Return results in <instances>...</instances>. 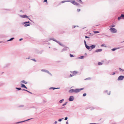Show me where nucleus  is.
Segmentation results:
<instances>
[{
  "mask_svg": "<svg viewBox=\"0 0 124 124\" xmlns=\"http://www.w3.org/2000/svg\"><path fill=\"white\" fill-rule=\"evenodd\" d=\"M16 89H17L19 91L22 89L20 87H16Z\"/></svg>",
  "mask_w": 124,
  "mask_h": 124,
  "instance_id": "cd10ccee",
  "label": "nucleus"
},
{
  "mask_svg": "<svg viewBox=\"0 0 124 124\" xmlns=\"http://www.w3.org/2000/svg\"><path fill=\"white\" fill-rule=\"evenodd\" d=\"M70 97L69 98V99H68V100H69L70 101Z\"/></svg>",
  "mask_w": 124,
  "mask_h": 124,
  "instance_id": "69168bd1",
  "label": "nucleus"
},
{
  "mask_svg": "<svg viewBox=\"0 0 124 124\" xmlns=\"http://www.w3.org/2000/svg\"><path fill=\"white\" fill-rule=\"evenodd\" d=\"M21 87L22 88H26V89H27V87L25 86V85L24 84H21Z\"/></svg>",
  "mask_w": 124,
  "mask_h": 124,
  "instance_id": "f8f14e48",
  "label": "nucleus"
},
{
  "mask_svg": "<svg viewBox=\"0 0 124 124\" xmlns=\"http://www.w3.org/2000/svg\"><path fill=\"white\" fill-rule=\"evenodd\" d=\"M102 50V49H98L96 50L95 51V52L96 53H98L99 52H101Z\"/></svg>",
  "mask_w": 124,
  "mask_h": 124,
  "instance_id": "ddd939ff",
  "label": "nucleus"
},
{
  "mask_svg": "<svg viewBox=\"0 0 124 124\" xmlns=\"http://www.w3.org/2000/svg\"><path fill=\"white\" fill-rule=\"evenodd\" d=\"M77 1L78 2H80V3L81 4H83V3L82 2L81 0H77Z\"/></svg>",
  "mask_w": 124,
  "mask_h": 124,
  "instance_id": "c85d7f7f",
  "label": "nucleus"
},
{
  "mask_svg": "<svg viewBox=\"0 0 124 124\" xmlns=\"http://www.w3.org/2000/svg\"><path fill=\"white\" fill-rule=\"evenodd\" d=\"M85 39H87V38H90V37H87L86 36H85Z\"/></svg>",
  "mask_w": 124,
  "mask_h": 124,
  "instance_id": "de8ad7c7",
  "label": "nucleus"
},
{
  "mask_svg": "<svg viewBox=\"0 0 124 124\" xmlns=\"http://www.w3.org/2000/svg\"><path fill=\"white\" fill-rule=\"evenodd\" d=\"M112 124H116V123H112Z\"/></svg>",
  "mask_w": 124,
  "mask_h": 124,
  "instance_id": "0e129e2a",
  "label": "nucleus"
},
{
  "mask_svg": "<svg viewBox=\"0 0 124 124\" xmlns=\"http://www.w3.org/2000/svg\"><path fill=\"white\" fill-rule=\"evenodd\" d=\"M84 89L83 88L80 89H76L74 90V89H70V93H72L75 92V93H77L80 92L81 90H82Z\"/></svg>",
  "mask_w": 124,
  "mask_h": 124,
  "instance_id": "f03ea898",
  "label": "nucleus"
},
{
  "mask_svg": "<svg viewBox=\"0 0 124 124\" xmlns=\"http://www.w3.org/2000/svg\"><path fill=\"white\" fill-rule=\"evenodd\" d=\"M70 2V0H67L62 1L61 2L62 3H63L66 2Z\"/></svg>",
  "mask_w": 124,
  "mask_h": 124,
  "instance_id": "5701e85b",
  "label": "nucleus"
},
{
  "mask_svg": "<svg viewBox=\"0 0 124 124\" xmlns=\"http://www.w3.org/2000/svg\"><path fill=\"white\" fill-rule=\"evenodd\" d=\"M84 42L85 43V47L88 50H89L91 48V47L90 46H88L87 44H86V42L85 40L84 41Z\"/></svg>",
  "mask_w": 124,
  "mask_h": 124,
  "instance_id": "423d86ee",
  "label": "nucleus"
},
{
  "mask_svg": "<svg viewBox=\"0 0 124 124\" xmlns=\"http://www.w3.org/2000/svg\"><path fill=\"white\" fill-rule=\"evenodd\" d=\"M74 98L73 96H70V101H73Z\"/></svg>",
  "mask_w": 124,
  "mask_h": 124,
  "instance_id": "6ab92c4d",
  "label": "nucleus"
},
{
  "mask_svg": "<svg viewBox=\"0 0 124 124\" xmlns=\"http://www.w3.org/2000/svg\"><path fill=\"white\" fill-rule=\"evenodd\" d=\"M120 48V47H118V48H114L112 49H111V50L113 51H115L117 49H119Z\"/></svg>",
  "mask_w": 124,
  "mask_h": 124,
  "instance_id": "aec40b11",
  "label": "nucleus"
},
{
  "mask_svg": "<svg viewBox=\"0 0 124 124\" xmlns=\"http://www.w3.org/2000/svg\"><path fill=\"white\" fill-rule=\"evenodd\" d=\"M77 10L78 12L80 11V9H78Z\"/></svg>",
  "mask_w": 124,
  "mask_h": 124,
  "instance_id": "c03bdc74",
  "label": "nucleus"
},
{
  "mask_svg": "<svg viewBox=\"0 0 124 124\" xmlns=\"http://www.w3.org/2000/svg\"><path fill=\"white\" fill-rule=\"evenodd\" d=\"M47 0H44V1L43 2H46L47 3Z\"/></svg>",
  "mask_w": 124,
  "mask_h": 124,
  "instance_id": "49530a36",
  "label": "nucleus"
},
{
  "mask_svg": "<svg viewBox=\"0 0 124 124\" xmlns=\"http://www.w3.org/2000/svg\"><path fill=\"white\" fill-rule=\"evenodd\" d=\"M21 82L25 84H26L27 83V82L24 80H23L22 81H21Z\"/></svg>",
  "mask_w": 124,
  "mask_h": 124,
  "instance_id": "412c9836",
  "label": "nucleus"
},
{
  "mask_svg": "<svg viewBox=\"0 0 124 124\" xmlns=\"http://www.w3.org/2000/svg\"><path fill=\"white\" fill-rule=\"evenodd\" d=\"M4 83H2L0 84V86H1L4 85Z\"/></svg>",
  "mask_w": 124,
  "mask_h": 124,
  "instance_id": "603ef678",
  "label": "nucleus"
},
{
  "mask_svg": "<svg viewBox=\"0 0 124 124\" xmlns=\"http://www.w3.org/2000/svg\"><path fill=\"white\" fill-rule=\"evenodd\" d=\"M26 23L31 24V23L29 21H26V22H24L23 23H22V24L23 25H24V24H26Z\"/></svg>",
  "mask_w": 124,
  "mask_h": 124,
  "instance_id": "f3484780",
  "label": "nucleus"
},
{
  "mask_svg": "<svg viewBox=\"0 0 124 124\" xmlns=\"http://www.w3.org/2000/svg\"><path fill=\"white\" fill-rule=\"evenodd\" d=\"M10 65V64L9 63H7L6 64L5 66V67H7L9 66Z\"/></svg>",
  "mask_w": 124,
  "mask_h": 124,
  "instance_id": "2f4dec72",
  "label": "nucleus"
},
{
  "mask_svg": "<svg viewBox=\"0 0 124 124\" xmlns=\"http://www.w3.org/2000/svg\"><path fill=\"white\" fill-rule=\"evenodd\" d=\"M115 72H113V74H112V75H115Z\"/></svg>",
  "mask_w": 124,
  "mask_h": 124,
  "instance_id": "13d9d810",
  "label": "nucleus"
},
{
  "mask_svg": "<svg viewBox=\"0 0 124 124\" xmlns=\"http://www.w3.org/2000/svg\"><path fill=\"white\" fill-rule=\"evenodd\" d=\"M89 124H97L96 123H91Z\"/></svg>",
  "mask_w": 124,
  "mask_h": 124,
  "instance_id": "6e6d98bb",
  "label": "nucleus"
},
{
  "mask_svg": "<svg viewBox=\"0 0 124 124\" xmlns=\"http://www.w3.org/2000/svg\"><path fill=\"white\" fill-rule=\"evenodd\" d=\"M26 59H30V57H29L28 58H27Z\"/></svg>",
  "mask_w": 124,
  "mask_h": 124,
  "instance_id": "e2e57ef3",
  "label": "nucleus"
},
{
  "mask_svg": "<svg viewBox=\"0 0 124 124\" xmlns=\"http://www.w3.org/2000/svg\"><path fill=\"white\" fill-rule=\"evenodd\" d=\"M32 60L35 62H36V61L35 60V59H32Z\"/></svg>",
  "mask_w": 124,
  "mask_h": 124,
  "instance_id": "8fccbe9b",
  "label": "nucleus"
},
{
  "mask_svg": "<svg viewBox=\"0 0 124 124\" xmlns=\"http://www.w3.org/2000/svg\"><path fill=\"white\" fill-rule=\"evenodd\" d=\"M115 26V25H112L111 26H110V27L111 28V27H114Z\"/></svg>",
  "mask_w": 124,
  "mask_h": 124,
  "instance_id": "4c0bfd02",
  "label": "nucleus"
},
{
  "mask_svg": "<svg viewBox=\"0 0 124 124\" xmlns=\"http://www.w3.org/2000/svg\"><path fill=\"white\" fill-rule=\"evenodd\" d=\"M103 64V63L101 62H99L98 63V64L99 65H101Z\"/></svg>",
  "mask_w": 124,
  "mask_h": 124,
  "instance_id": "c756f323",
  "label": "nucleus"
},
{
  "mask_svg": "<svg viewBox=\"0 0 124 124\" xmlns=\"http://www.w3.org/2000/svg\"><path fill=\"white\" fill-rule=\"evenodd\" d=\"M48 73V74H49L51 76H52V75L51 74V73H50L49 71V72H48V73Z\"/></svg>",
  "mask_w": 124,
  "mask_h": 124,
  "instance_id": "09e8293b",
  "label": "nucleus"
},
{
  "mask_svg": "<svg viewBox=\"0 0 124 124\" xmlns=\"http://www.w3.org/2000/svg\"><path fill=\"white\" fill-rule=\"evenodd\" d=\"M53 40V41L56 42H57V43H58L61 46H64V45L63 44H62L59 41H57V40H56V39H54V38H50L49 39H46L44 41L45 42H47L49 41V40Z\"/></svg>",
  "mask_w": 124,
  "mask_h": 124,
  "instance_id": "f257e3e1",
  "label": "nucleus"
},
{
  "mask_svg": "<svg viewBox=\"0 0 124 124\" xmlns=\"http://www.w3.org/2000/svg\"><path fill=\"white\" fill-rule=\"evenodd\" d=\"M22 91H27V92L29 93H31V94H32V93H31V92L28 91V90H25V89H22Z\"/></svg>",
  "mask_w": 124,
  "mask_h": 124,
  "instance_id": "b1692460",
  "label": "nucleus"
},
{
  "mask_svg": "<svg viewBox=\"0 0 124 124\" xmlns=\"http://www.w3.org/2000/svg\"><path fill=\"white\" fill-rule=\"evenodd\" d=\"M60 88H55L54 87H51L49 89H53V90H54L55 89H59Z\"/></svg>",
  "mask_w": 124,
  "mask_h": 124,
  "instance_id": "2eb2a0df",
  "label": "nucleus"
},
{
  "mask_svg": "<svg viewBox=\"0 0 124 124\" xmlns=\"http://www.w3.org/2000/svg\"><path fill=\"white\" fill-rule=\"evenodd\" d=\"M93 32L94 33H99L100 32L99 31H93Z\"/></svg>",
  "mask_w": 124,
  "mask_h": 124,
  "instance_id": "72a5a7b5",
  "label": "nucleus"
},
{
  "mask_svg": "<svg viewBox=\"0 0 124 124\" xmlns=\"http://www.w3.org/2000/svg\"><path fill=\"white\" fill-rule=\"evenodd\" d=\"M74 57L73 55V54H70V57Z\"/></svg>",
  "mask_w": 124,
  "mask_h": 124,
  "instance_id": "37998d69",
  "label": "nucleus"
},
{
  "mask_svg": "<svg viewBox=\"0 0 124 124\" xmlns=\"http://www.w3.org/2000/svg\"><path fill=\"white\" fill-rule=\"evenodd\" d=\"M64 119V118H61V119H59L58 120V121H59V122H61L62 121V119Z\"/></svg>",
  "mask_w": 124,
  "mask_h": 124,
  "instance_id": "e433bc0d",
  "label": "nucleus"
},
{
  "mask_svg": "<svg viewBox=\"0 0 124 124\" xmlns=\"http://www.w3.org/2000/svg\"><path fill=\"white\" fill-rule=\"evenodd\" d=\"M122 19V15H121L120 16L118 17L117 18V19L118 20H119L121 19Z\"/></svg>",
  "mask_w": 124,
  "mask_h": 124,
  "instance_id": "a878e982",
  "label": "nucleus"
},
{
  "mask_svg": "<svg viewBox=\"0 0 124 124\" xmlns=\"http://www.w3.org/2000/svg\"><path fill=\"white\" fill-rule=\"evenodd\" d=\"M86 95V93H84L83 94V96L84 97Z\"/></svg>",
  "mask_w": 124,
  "mask_h": 124,
  "instance_id": "a19ab883",
  "label": "nucleus"
},
{
  "mask_svg": "<svg viewBox=\"0 0 124 124\" xmlns=\"http://www.w3.org/2000/svg\"><path fill=\"white\" fill-rule=\"evenodd\" d=\"M96 108L97 109H100V108L99 107L96 108L95 107H91L90 108V110H92L93 109H94Z\"/></svg>",
  "mask_w": 124,
  "mask_h": 124,
  "instance_id": "9d476101",
  "label": "nucleus"
},
{
  "mask_svg": "<svg viewBox=\"0 0 124 124\" xmlns=\"http://www.w3.org/2000/svg\"><path fill=\"white\" fill-rule=\"evenodd\" d=\"M119 69L120 71H124V70H123V69H122L121 68H119Z\"/></svg>",
  "mask_w": 124,
  "mask_h": 124,
  "instance_id": "473e14b6",
  "label": "nucleus"
},
{
  "mask_svg": "<svg viewBox=\"0 0 124 124\" xmlns=\"http://www.w3.org/2000/svg\"><path fill=\"white\" fill-rule=\"evenodd\" d=\"M24 106V105H20V106H19V107H23Z\"/></svg>",
  "mask_w": 124,
  "mask_h": 124,
  "instance_id": "5fc2aeb1",
  "label": "nucleus"
},
{
  "mask_svg": "<svg viewBox=\"0 0 124 124\" xmlns=\"http://www.w3.org/2000/svg\"><path fill=\"white\" fill-rule=\"evenodd\" d=\"M19 16L20 17L22 18H29V16H28L26 15H19Z\"/></svg>",
  "mask_w": 124,
  "mask_h": 124,
  "instance_id": "9b49d317",
  "label": "nucleus"
},
{
  "mask_svg": "<svg viewBox=\"0 0 124 124\" xmlns=\"http://www.w3.org/2000/svg\"><path fill=\"white\" fill-rule=\"evenodd\" d=\"M122 19H124V14H122Z\"/></svg>",
  "mask_w": 124,
  "mask_h": 124,
  "instance_id": "58836bf2",
  "label": "nucleus"
},
{
  "mask_svg": "<svg viewBox=\"0 0 124 124\" xmlns=\"http://www.w3.org/2000/svg\"><path fill=\"white\" fill-rule=\"evenodd\" d=\"M70 2H71L73 4L76 6H78L79 5L78 3L76 2L74 0H70Z\"/></svg>",
  "mask_w": 124,
  "mask_h": 124,
  "instance_id": "39448f33",
  "label": "nucleus"
},
{
  "mask_svg": "<svg viewBox=\"0 0 124 124\" xmlns=\"http://www.w3.org/2000/svg\"><path fill=\"white\" fill-rule=\"evenodd\" d=\"M43 52V50H42L41 51H40V52H39V53H40V54H42Z\"/></svg>",
  "mask_w": 124,
  "mask_h": 124,
  "instance_id": "a18cd8bd",
  "label": "nucleus"
},
{
  "mask_svg": "<svg viewBox=\"0 0 124 124\" xmlns=\"http://www.w3.org/2000/svg\"><path fill=\"white\" fill-rule=\"evenodd\" d=\"M23 39V38H21V39H19V41H21Z\"/></svg>",
  "mask_w": 124,
  "mask_h": 124,
  "instance_id": "864d4df0",
  "label": "nucleus"
},
{
  "mask_svg": "<svg viewBox=\"0 0 124 124\" xmlns=\"http://www.w3.org/2000/svg\"><path fill=\"white\" fill-rule=\"evenodd\" d=\"M85 58V57L83 56H81L79 57H78L77 58V59H83L84 58Z\"/></svg>",
  "mask_w": 124,
  "mask_h": 124,
  "instance_id": "4be33fe9",
  "label": "nucleus"
},
{
  "mask_svg": "<svg viewBox=\"0 0 124 124\" xmlns=\"http://www.w3.org/2000/svg\"><path fill=\"white\" fill-rule=\"evenodd\" d=\"M69 49V47H65L62 50L61 52L65 51H67Z\"/></svg>",
  "mask_w": 124,
  "mask_h": 124,
  "instance_id": "1a4fd4ad",
  "label": "nucleus"
},
{
  "mask_svg": "<svg viewBox=\"0 0 124 124\" xmlns=\"http://www.w3.org/2000/svg\"><path fill=\"white\" fill-rule=\"evenodd\" d=\"M29 20H31V19L29 18H29H27Z\"/></svg>",
  "mask_w": 124,
  "mask_h": 124,
  "instance_id": "680f3d73",
  "label": "nucleus"
},
{
  "mask_svg": "<svg viewBox=\"0 0 124 124\" xmlns=\"http://www.w3.org/2000/svg\"><path fill=\"white\" fill-rule=\"evenodd\" d=\"M32 119V118H30V119H28L27 120H25L23 121H21L18 122H16V123H15V124H18L20 123H23V122H26V121H29V120H31V119Z\"/></svg>",
  "mask_w": 124,
  "mask_h": 124,
  "instance_id": "6e6552de",
  "label": "nucleus"
},
{
  "mask_svg": "<svg viewBox=\"0 0 124 124\" xmlns=\"http://www.w3.org/2000/svg\"><path fill=\"white\" fill-rule=\"evenodd\" d=\"M67 102H66L65 103H64L62 105V106H63L65 105H66L67 104Z\"/></svg>",
  "mask_w": 124,
  "mask_h": 124,
  "instance_id": "c9c22d12",
  "label": "nucleus"
},
{
  "mask_svg": "<svg viewBox=\"0 0 124 124\" xmlns=\"http://www.w3.org/2000/svg\"><path fill=\"white\" fill-rule=\"evenodd\" d=\"M109 30L111 31L112 33H116L117 32V30L115 28H111L109 29Z\"/></svg>",
  "mask_w": 124,
  "mask_h": 124,
  "instance_id": "20e7f679",
  "label": "nucleus"
},
{
  "mask_svg": "<svg viewBox=\"0 0 124 124\" xmlns=\"http://www.w3.org/2000/svg\"><path fill=\"white\" fill-rule=\"evenodd\" d=\"M57 121H55V122H54V123L55 124H57Z\"/></svg>",
  "mask_w": 124,
  "mask_h": 124,
  "instance_id": "bf43d9fd",
  "label": "nucleus"
},
{
  "mask_svg": "<svg viewBox=\"0 0 124 124\" xmlns=\"http://www.w3.org/2000/svg\"><path fill=\"white\" fill-rule=\"evenodd\" d=\"M101 46H104L105 47H106V46H105V45L104 44H103L101 45Z\"/></svg>",
  "mask_w": 124,
  "mask_h": 124,
  "instance_id": "f704fd0d",
  "label": "nucleus"
},
{
  "mask_svg": "<svg viewBox=\"0 0 124 124\" xmlns=\"http://www.w3.org/2000/svg\"><path fill=\"white\" fill-rule=\"evenodd\" d=\"M85 55H87V54L86 53H85Z\"/></svg>",
  "mask_w": 124,
  "mask_h": 124,
  "instance_id": "338daca9",
  "label": "nucleus"
},
{
  "mask_svg": "<svg viewBox=\"0 0 124 124\" xmlns=\"http://www.w3.org/2000/svg\"><path fill=\"white\" fill-rule=\"evenodd\" d=\"M41 71L47 73L49 72V71L48 70L45 69H42L41 70Z\"/></svg>",
  "mask_w": 124,
  "mask_h": 124,
  "instance_id": "dca6fc26",
  "label": "nucleus"
},
{
  "mask_svg": "<svg viewBox=\"0 0 124 124\" xmlns=\"http://www.w3.org/2000/svg\"><path fill=\"white\" fill-rule=\"evenodd\" d=\"M2 42H3L2 41H0V43H2Z\"/></svg>",
  "mask_w": 124,
  "mask_h": 124,
  "instance_id": "774afa93",
  "label": "nucleus"
},
{
  "mask_svg": "<svg viewBox=\"0 0 124 124\" xmlns=\"http://www.w3.org/2000/svg\"><path fill=\"white\" fill-rule=\"evenodd\" d=\"M24 26L25 27H26L30 25V24H27V23L24 24Z\"/></svg>",
  "mask_w": 124,
  "mask_h": 124,
  "instance_id": "bb28decb",
  "label": "nucleus"
},
{
  "mask_svg": "<svg viewBox=\"0 0 124 124\" xmlns=\"http://www.w3.org/2000/svg\"><path fill=\"white\" fill-rule=\"evenodd\" d=\"M68 117L67 116V117H66L65 118V119H64V120H67V119H68Z\"/></svg>",
  "mask_w": 124,
  "mask_h": 124,
  "instance_id": "79ce46f5",
  "label": "nucleus"
},
{
  "mask_svg": "<svg viewBox=\"0 0 124 124\" xmlns=\"http://www.w3.org/2000/svg\"><path fill=\"white\" fill-rule=\"evenodd\" d=\"M66 124H69L68 121H67L66 122Z\"/></svg>",
  "mask_w": 124,
  "mask_h": 124,
  "instance_id": "052dcab7",
  "label": "nucleus"
},
{
  "mask_svg": "<svg viewBox=\"0 0 124 124\" xmlns=\"http://www.w3.org/2000/svg\"><path fill=\"white\" fill-rule=\"evenodd\" d=\"M76 27H78V25H77V26H73V28H75Z\"/></svg>",
  "mask_w": 124,
  "mask_h": 124,
  "instance_id": "3c124183",
  "label": "nucleus"
},
{
  "mask_svg": "<svg viewBox=\"0 0 124 124\" xmlns=\"http://www.w3.org/2000/svg\"><path fill=\"white\" fill-rule=\"evenodd\" d=\"M72 74H70V77H72L76 75L78 73L76 71H70Z\"/></svg>",
  "mask_w": 124,
  "mask_h": 124,
  "instance_id": "7ed1b4c3",
  "label": "nucleus"
},
{
  "mask_svg": "<svg viewBox=\"0 0 124 124\" xmlns=\"http://www.w3.org/2000/svg\"><path fill=\"white\" fill-rule=\"evenodd\" d=\"M96 47V45H92L90 46L91 48V49H92Z\"/></svg>",
  "mask_w": 124,
  "mask_h": 124,
  "instance_id": "4468645a",
  "label": "nucleus"
},
{
  "mask_svg": "<svg viewBox=\"0 0 124 124\" xmlns=\"http://www.w3.org/2000/svg\"><path fill=\"white\" fill-rule=\"evenodd\" d=\"M14 39V38H11L10 39L8 40L7 41H9L12 40Z\"/></svg>",
  "mask_w": 124,
  "mask_h": 124,
  "instance_id": "393cba45",
  "label": "nucleus"
},
{
  "mask_svg": "<svg viewBox=\"0 0 124 124\" xmlns=\"http://www.w3.org/2000/svg\"><path fill=\"white\" fill-rule=\"evenodd\" d=\"M91 79V78H86V79H85V80H89L90 79Z\"/></svg>",
  "mask_w": 124,
  "mask_h": 124,
  "instance_id": "ea45409f",
  "label": "nucleus"
},
{
  "mask_svg": "<svg viewBox=\"0 0 124 124\" xmlns=\"http://www.w3.org/2000/svg\"><path fill=\"white\" fill-rule=\"evenodd\" d=\"M124 78V76L121 75L119 76L117 80L118 81L122 80Z\"/></svg>",
  "mask_w": 124,
  "mask_h": 124,
  "instance_id": "0eeeda50",
  "label": "nucleus"
},
{
  "mask_svg": "<svg viewBox=\"0 0 124 124\" xmlns=\"http://www.w3.org/2000/svg\"><path fill=\"white\" fill-rule=\"evenodd\" d=\"M54 50H57V49H56V48H54Z\"/></svg>",
  "mask_w": 124,
  "mask_h": 124,
  "instance_id": "4d7b16f0",
  "label": "nucleus"
},
{
  "mask_svg": "<svg viewBox=\"0 0 124 124\" xmlns=\"http://www.w3.org/2000/svg\"><path fill=\"white\" fill-rule=\"evenodd\" d=\"M108 91L107 90L105 91H104V93H107V94H108V95H110V92H109V93H108Z\"/></svg>",
  "mask_w": 124,
  "mask_h": 124,
  "instance_id": "a211bd4d",
  "label": "nucleus"
},
{
  "mask_svg": "<svg viewBox=\"0 0 124 124\" xmlns=\"http://www.w3.org/2000/svg\"><path fill=\"white\" fill-rule=\"evenodd\" d=\"M64 101V99H62L61 100H60L59 101V102L60 103H62V102H63V101Z\"/></svg>",
  "mask_w": 124,
  "mask_h": 124,
  "instance_id": "7c9ffc66",
  "label": "nucleus"
}]
</instances>
